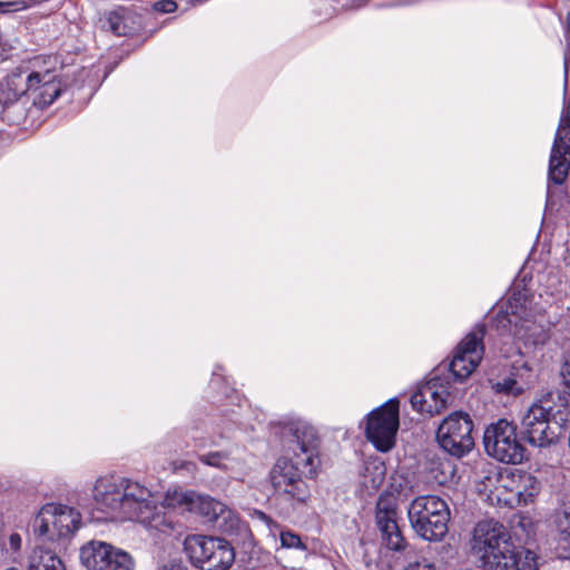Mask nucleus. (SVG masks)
Returning <instances> with one entry per match:
<instances>
[{"label": "nucleus", "mask_w": 570, "mask_h": 570, "mask_svg": "<svg viewBox=\"0 0 570 570\" xmlns=\"http://www.w3.org/2000/svg\"><path fill=\"white\" fill-rule=\"evenodd\" d=\"M61 94V86L56 75L46 70L29 71L16 69L0 82V105L6 110L14 105H32L43 109L50 106Z\"/></svg>", "instance_id": "5"}, {"label": "nucleus", "mask_w": 570, "mask_h": 570, "mask_svg": "<svg viewBox=\"0 0 570 570\" xmlns=\"http://www.w3.org/2000/svg\"><path fill=\"white\" fill-rule=\"evenodd\" d=\"M472 430L473 422L469 414L454 412L439 425L436 440L445 452L462 458L473 449Z\"/></svg>", "instance_id": "14"}, {"label": "nucleus", "mask_w": 570, "mask_h": 570, "mask_svg": "<svg viewBox=\"0 0 570 570\" xmlns=\"http://www.w3.org/2000/svg\"><path fill=\"white\" fill-rule=\"evenodd\" d=\"M259 514H261V517H262V518H264V519L266 518V515L264 514V512H259Z\"/></svg>", "instance_id": "39"}, {"label": "nucleus", "mask_w": 570, "mask_h": 570, "mask_svg": "<svg viewBox=\"0 0 570 570\" xmlns=\"http://www.w3.org/2000/svg\"><path fill=\"white\" fill-rule=\"evenodd\" d=\"M556 531L561 548H570V511H562L554 519Z\"/></svg>", "instance_id": "26"}, {"label": "nucleus", "mask_w": 570, "mask_h": 570, "mask_svg": "<svg viewBox=\"0 0 570 570\" xmlns=\"http://www.w3.org/2000/svg\"><path fill=\"white\" fill-rule=\"evenodd\" d=\"M485 325L478 324L458 345L450 362L453 377L460 382L468 379L479 365L484 353Z\"/></svg>", "instance_id": "15"}, {"label": "nucleus", "mask_w": 570, "mask_h": 570, "mask_svg": "<svg viewBox=\"0 0 570 570\" xmlns=\"http://www.w3.org/2000/svg\"><path fill=\"white\" fill-rule=\"evenodd\" d=\"M81 527V514L72 507L47 503L33 519L35 534L46 541L58 542L70 539Z\"/></svg>", "instance_id": "9"}, {"label": "nucleus", "mask_w": 570, "mask_h": 570, "mask_svg": "<svg viewBox=\"0 0 570 570\" xmlns=\"http://www.w3.org/2000/svg\"><path fill=\"white\" fill-rule=\"evenodd\" d=\"M430 473L432 474L434 482H436L440 485H443L453 479L455 469L453 463L449 460L441 462H432Z\"/></svg>", "instance_id": "27"}, {"label": "nucleus", "mask_w": 570, "mask_h": 570, "mask_svg": "<svg viewBox=\"0 0 570 570\" xmlns=\"http://www.w3.org/2000/svg\"><path fill=\"white\" fill-rule=\"evenodd\" d=\"M449 393L446 389L436 380H431L420 386L411 395V405L413 410L434 415L445 409Z\"/></svg>", "instance_id": "18"}, {"label": "nucleus", "mask_w": 570, "mask_h": 570, "mask_svg": "<svg viewBox=\"0 0 570 570\" xmlns=\"http://www.w3.org/2000/svg\"><path fill=\"white\" fill-rule=\"evenodd\" d=\"M104 27L116 36H132L142 29V18L128 8L119 7L106 13Z\"/></svg>", "instance_id": "19"}, {"label": "nucleus", "mask_w": 570, "mask_h": 570, "mask_svg": "<svg viewBox=\"0 0 570 570\" xmlns=\"http://www.w3.org/2000/svg\"><path fill=\"white\" fill-rule=\"evenodd\" d=\"M413 1L414 0H392L389 4L390 6L407 4ZM365 2H366V0H323L322 6L323 7H332L334 10H338V9L355 8Z\"/></svg>", "instance_id": "28"}, {"label": "nucleus", "mask_w": 570, "mask_h": 570, "mask_svg": "<svg viewBox=\"0 0 570 570\" xmlns=\"http://www.w3.org/2000/svg\"><path fill=\"white\" fill-rule=\"evenodd\" d=\"M281 546L286 549H295L306 551L307 547L302 541L301 537L293 531H282L279 534Z\"/></svg>", "instance_id": "29"}, {"label": "nucleus", "mask_w": 570, "mask_h": 570, "mask_svg": "<svg viewBox=\"0 0 570 570\" xmlns=\"http://www.w3.org/2000/svg\"><path fill=\"white\" fill-rule=\"evenodd\" d=\"M235 560V551L230 543L222 538H218L215 549L209 554V558L203 570H228Z\"/></svg>", "instance_id": "22"}, {"label": "nucleus", "mask_w": 570, "mask_h": 570, "mask_svg": "<svg viewBox=\"0 0 570 570\" xmlns=\"http://www.w3.org/2000/svg\"><path fill=\"white\" fill-rule=\"evenodd\" d=\"M494 389L498 393H503L507 395H519L523 393L522 387L510 374L503 377L501 381H498L494 384Z\"/></svg>", "instance_id": "30"}, {"label": "nucleus", "mask_w": 570, "mask_h": 570, "mask_svg": "<svg viewBox=\"0 0 570 570\" xmlns=\"http://www.w3.org/2000/svg\"><path fill=\"white\" fill-rule=\"evenodd\" d=\"M407 517L414 533L429 542H441L449 532L450 509L438 495L426 494L414 498Z\"/></svg>", "instance_id": "7"}, {"label": "nucleus", "mask_w": 570, "mask_h": 570, "mask_svg": "<svg viewBox=\"0 0 570 570\" xmlns=\"http://www.w3.org/2000/svg\"><path fill=\"white\" fill-rule=\"evenodd\" d=\"M237 451H210L198 455V460L208 466L220 469L225 472H238L244 468V460Z\"/></svg>", "instance_id": "21"}, {"label": "nucleus", "mask_w": 570, "mask_h": 570, "mask_svg": "<svg viewBox=\"0 0 570 570\" xmlns=\"http://www.w3.org/2000/svg\"><path fill=\"white\" fill-rule=\"evenodd\" d=\"M399 425V401L391 399L368 414L365 434L379 451L387 452L395 444Z\"/></svg>", "instance_id": "13"}, {"label": "nucleus", "mask_w": 570, "mask_h": 570, "mask_svg": "<svg viewBox=\"0 0 570 570\" xmlns=\"http://www.w3.org/2000/svg\"><path fill=\"white\" fill-rule=\"evenodd\" d=\"M21 547L22 538L19 533L12 532L8 538L0 534V568H2L6 562L18 563Z\"/></svg>", "instance_id": "23"}, {"label": "nucleus", "mask_w": 570, "mask_h": 570, "mask_svg": "<svg viewBox=\"0 0 570 570\" xmlns=\"http://www.w3.org/2000/svg\"><path fill=\"white\" fill-rule=\"evenodd\" d=\"M29 570H66L62 560L52 551L36 549L31 556Z\"/></svg>", "instance_id": "24"}, {"label": "nucleus", "mask_w": 570, "mask_h": 570, "mask_svg": "<svg viewBox=\"0 0 570 570\" xmlns=\"http://www.w3.org/2000/svg\"><path fill=\"white\" fill-rule=\"evenodd\" d=\"M509 374L519 383L523 392L530 389L535 381V374L532 365L524 360L522 355L513 361Z\"/></svg>", "instance_id": "25"}, {"label": "nucleus", "mask_w": 570, "mask_h": 570, "mask_svg": "<svg viewBox=\"0 0 570 570\" xmlns=\"http://www.w3.org/2000/svg\"><path fill=\"white\" fill-rule=\"evenodd\" d=\"M499 488L508 497L504 499L510 505H527L539 493L540 483L531 473L519 469H505L500 473Z\"/></svg>", "instance_id": "16"}, {"label": "nucleus", "mask_w": 570, "mask_h": 570, "mask_svg": "<svg viewBox=\"0 0 570 570\" xmlns=\"http://www.w3.org/2000/svg\"><path fill=\"white\" fill-rule=\"evenodd\" d=\"M375 521L382 540L390 550L401 551L405 548L406 541L397 524V503L393 495L379 497Z\"/></svg>", "instance_id": "17"}, {"label": "nucleus", "mask_w": 570, "mask_h": 570, "mask_svg": "<svg viewBox=\"0 0 570 570\" xmlns=\"http://www.w3.org/2000/svg\"><path fill=\"white\" fill-rule=\"evenodd\" d=\"M483 443L487 453L500 462L519 464L525 458V448L517 436L515 425L504 419L485 429Z\"/></svg>", "instance_id": "11"}, {"label": "nucleus", "mask_w": 570, "mask_h": 570, "mask_svg": "<svg viewBox=\"0 0 570 570\" xmlns=\"http://www.w3.org/2000/svg\"><path fill=\"white\" fill-rule=\"evenodd\" d=\"M213 375H214V377L219 376V374H218V372H217V371H214Z\"/></svg>", "instance_id": "38"}, {"label": "nucleus", "mask_w": 570, "mask_h": 570, "mask_svg": "<svg viewBox=\"0 0 570 570\" xmlns=\"http://www.w3.org/2000/svg\"><path fill=\"white\" fill-rule=\"evenodd\" d=\"M153 8L160 13H170L177 9V3L174 0H159L154 3Z\"/></svg>", "instance_id": "32"}, {"label": "nucleus", "mask_w": 570, "mask_h": 570, "mask_svg": "<svg viewBox=\"0 0 570 570\" xmlns=\"http://www.w3.org/2000/svg\"><path fill=\"white\" fill-rule=\"evenodd\" d=\"M374 478L372 479L371 488L373 490H377L380 485L383 483L385 478V466L383 464L374 465Z\"/></svg>", "instance_id": "34"}, {"label": "nucleus", "mask_w": 570, "mask_h": 570, "mask_svg": "<svg viewBox=\"0 0 570 570\" xmlns=\"http://www.w3.org/2000/svg\"><path fill=\"white\" fill-rule=\"evenodd\" d=\"M92 499L96 510L106 520L137 521L151 529H159L165 523L153 492L131 479L114 474L99 476L92 488Z\"/></svg>", "instance_id": "2"}, {"label": "nucleus", "mask_w": 570, "mask_h": 570, "mask_svg": "<svg viewBox=\"0 0 570 570\" xmlns=\"http://www.w3.org/2000/svg\"><path fill=\"white\" fill-rule=\"evenodd\" d=\"M554 402V394L548 393L534 402L522 417V429L527 441L538 448L554 443L567 421V406L559 394Z\"/></svg>", "instance_id": "6"}, {"label": "nucleus", "mask_w": 570, "mask_h": 570, "mask_svg": "<svg viewBox=\"0 0 570 570\" xmlns=\"http://www.w3.org/2000/svg\"><path fill=\"white\" fill-rule=\"evenodd\" d=\"M156 570H187V567L180 558L169 557L160 559L157 563Z\"/></svg>", "instance_id": "31"}, {"label": "nucleus", "mask_w": 570, "mask_h": 570, "mask_svg": "<svg viewBox=\"0 0 570 570\" xmlns=\"http://www.w3.org/2000/svg\"><path fill=\"white\" fill-rule=\"evenodd\" d=\"M404 570H435V567L425 558H421L419 560L409 562Z\"/></svg>", "instance_id": "33"}, {"label": "nucleus", "mask_w": 570, "mask_h": 570, "mask_svg": "<svg viewBox=\"0 0 570 570\" xmlns=\"http://www.w3.org/2000/svg\"><path fill=\"white\" fill-rule=\"evenodd\" d=\"M218 538L208 537L203 534L188 535L184 541V549L190 560V562L199 568L204 569L209 554L215 549V544Z\"/></svg>", "instance_id": "20"}, {"label": "nucleus", "mask_w": 570, "mask_h": 570, "mask_svg": "<svg viewBox=\"0 0 570 570\" xmlns=\"http://www.w3.org/2000/svg\"><path fill=\"white\" fill-rule=\"evenodd\" d=\"M79 560L87 570H135L136 567L129 552L101 540L81 546Z\"/></svg>", "instance_id": "12"}, {"label": "nucleus", "mask_w": 570, "mask_h": 570, "mask_svg": "<svg viewBox=\"0 0 570 570\" xmlns=\"http://www.w3.org/2000/svg\"><path fill=\"white\" fill-rule=\"evenodd\" d=\"M570 57L564 55V86L563 96L567 95L568 73ZM570 170V99L564 100L559 125L556 131L554 140L549 159V179L557 185H561L568 177Z\"/></svg>", "instance_id": "10"}, {"label": "nucleus", "mask_w": 570, "mask_h": 570, "mask_svg": "<svg viewBox=\"0 0 570 570\" xmlns=\"http://www.w3.org/2000/svg\"><path fill=\"white\" fill-rule=\"evenodd\" d=\"M168 508H181L202 515L206 521L215 523L223 532L232 533L239 523L237 514L226 504L209 495H200L193 491H168L164 499Z\"/></svg>", "instance_id": "8"}, {"label": "nucleus", "mask_w": 570, "mask_h": 570, "mask_svg": "<svg viewBox=\"0 0 570 570\" xmlns=\"http://www.w3.org/2000/svg\"><path fill=\"white\" fill-rule=\"evenodd\" d=\"M495 322L498 328H509L525 347L543 346L551 336V323L524 289L512 292L507 309L498 314Z\"/></svg>", "instance_id": "4"}, {"label": "nucleus", "mask_w": 570, "mask_h": 570, "mask_svg": "<svg viewBox=\"0 0 570 570\" xmlns=\"http://www.w3.org/2000/svg\"><path fill=\"white\" fill-rule=\"evenodd\" d=\"M0 570H19V569L16 566V563L6 562L4 566L2 568H0Z\"/></svg>", "instance_id": "36"}, {"label": "nucleus", "mask_w": 570, "mask_h": 570, "mask_svg": "<svg viewBox=\"0 0 570 570\" xmlns=\"http://www.w3.org/2000/svg\"><path fill=\"white\" fill-rule=\"evenodd\" d=\"M567 35L570 36V12L567 16Z\"/></svg>", "instance_id": "37"}, {"label": "nucleus", "mask_w": 570, "mask_h": 570, "mask_svg": "<svg viewBox=\"0 0 570 570\" xmlns=\"http://www.w3.org/2000/svg\"><path fill=\"white\" fill-rule=\"evenodd\" d=\"M283 435L289 443L294 458H279L271 470V483L275 493L298 503L311 497L303 475L313 478L320 465L316 430L305 421H293L284 425Z\"/></svg>", "instance_id": "1"}, {"label": "nucleus", "mask_w": 570, "mask_h": 570, "mask_svg": "<svg viewBox=\"0 0 570 570\" xmlns=\"http://www.w3.org/2000/svg\"><path fill=\"white\" fill-rule=\"evenodd\" d=\"M560 374L564 386L570 391V357L563 361Z\"/></svg>", "instance_id": "35"}, {"label": "nucleus", "mask_w": 570, "mask_h": 570, "mask_svg": "<svg viewBox=\"0 0 570 570\" xmlns=\"http://www.w3.org/2000/svg\"><path fill=\"white\" fill-rule=\"evenodd\" d=\"M471 547L485 570H538L535 553L518 549L508 528L498 521L478 522Z\"/></svg>", "instance_id": "3"}]
</instances>
